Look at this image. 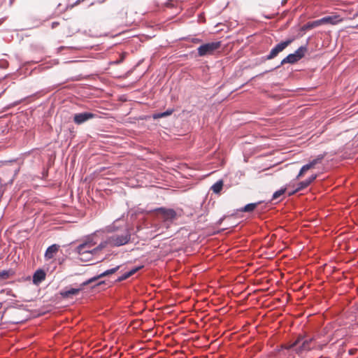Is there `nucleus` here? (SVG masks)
<instances>
[{
  "instance_id": "1",
  "label": "nucleus",
  "mask_w": 358,
  "mask_h": 358,
  "mask_svg": "<svg viewBox=\"0 0 358 358\" xmlns=\"http://www.w3.org/2000/svg\"><path fill=\"white\" fill-rule=\"evenodd\" d=\"M106 231L113 234L101 241V247H103V249L108 246H122L127 244L131 240V231L127 227L119 229L113 224L108 227Z\"/></svg>"
},
{
  "instance_id": "2",
  "label": "nucleus",
  "mask_w": 358,
  "mask_h": 358,
  "mask_svg": "<svg viewBox=\"0 0 358 358\" xmlns=\"http://www.w3.org/2000/svg\"><path fill=\"white\" fill-rule=\"evenodd\" d=\"M313 338H305L303 336H299L292 345L285 347V349L291 350L294 348L296 352L300 354L313 348Z\"/></svg>"
},
{
  "instance_id": "3",
  "label": "nucleus",
  "mask_w": 358,
  "mask_h": 358,
  "mask_svg": "<svg viewBox=\"0 0 358 358\" xmlns=\"http://www.w3.org/2000/svg\"><path fill=\"white\" fill-rule=\"evenodd\" d=\"M83 245H78L75 249L76 252L78 255V258L82 262L90 261L93 257L96 256L99 252L103 249L101 247V243L98 244L95 249H88Z\"/></svg>"
},
{
  "instance_id": "4",
  "label": "nucleus",
  "mask_w": 358,
  "mask_h": 358,
  "mask_svg": "<svg viewBox=\"0 0 358 358\" xmlns=\"http://www.w3.org/2000/svg\"><path fill=\"white\" fill-rule=\"evenodd\" d=\"M307 51L306 46H301L299 47L294 53L288 55L286 57H285L280 62V64L278 65L276 68L280 67L281 65L285 64H294L299 61L301 58H303L305 55V53Z\"/></svg>"
},
{
  "instance_id": "5",
  "label": "nucleus",
  "mask_w": 358,
  "mask_h": 358,
  "mask_svg": "<svg viewBox=\"0 0 358 358\" xmlns=\"http://www.w3.org/2000/svg\"><path fill=\"white\" fill-rule=\"evenodd\" d=\"M220 41H215L203 44L197 48L198 55L199 57H203L206 55H213L215 50L220 48Z\"/></svg>"
},
{
  "instance_id": "6",
  "label": "nucleus",
  "mask_w": 358,
  "mask_h": 358,
  "mask_svg": "<svg viewBox=\"0 0 358 358\" xmlns=\"http://www.w3.org/2000/svg\"><path fill=\"white\" fill-rule=\"evenodd\" d=\"M294 40V38H290L277 44L271 50L270 52L265 57V59L266 60L274 59L280 52H282L289 45H290Z\"/></svg>"
},
{
  "instance_id": "7",
  "label": "nucleus",
  "mask_w": 358,
  "mask_h": 358,
  "mask_svg": "<svg viewBox=\"0 0 358 358\" xmlns=\"http://www.w3.org/2000/svg\"><path fill=\"white\" fill-rule=\"evenodd\" d=\"M104 234L103 230H99L95 231L93 234L88 236L87 239L83 243L80 244V245L85 246L88 249H95L96 245L98 243V238L99 237H102Z\"/></svg>"
},
{
  "instance_id": "8",
  "label": "nucleus",
  "mask_w": 358,
  "mask_h": 358,
  "mask_svg": "<svg viewBox=\"0 0 358 358\" xmlns=\"http://www.w3.org/2000/svg\"><path fill=\"white\" fill-rule=\"evenodd\" d=\"M161 215L164 222H171L176 218V212L173 209L159 208L157 210Z\"/></svg>"
},
{
  "instance_id": "9",
  "label": "nucleus",
  "mask_w": 358,
  "mask_h": 358,
  "mask_svg": "<svg viewBox=\"0 0 358 358\" xmlns=\"http://www.w3.org/2000/svg\"><path fill=\"white\" fill-rule=\"evenodd\" d=\"M96 114L90 112H84L80 113H76L73 116V122L76 124H81L88 121L90 119L94 118Z\"/></svg>"
},
{
  "instance_id": "10",
  "label": "nucleus",
  "mask_w": 358,
  "mask_h": 358,
  "mask_svg": "<svg viewBox=\"0 0 358 358\" xmlns=\"http://www.w3.org/2000/svg\"><path fill=\"white\" fill-rule=\"evenodd\" d=\"M324 155H320L315 159H313L309 163L303 165L301 167V169L298 176H296V178H300L301 176H303V174L305 172H306L307 171H308L310 169L313 168L316 164L320 163L322 162V160L324 159Z\"/></svg>"
},
{
  "instance_id": "11",
  "label": "nucleus",
  "mask_w": 358,
  "mask_h": 358,
  "mask_svg": "<svg viewBox=\"0 0 358 358\" xmlns=\"http://www.w3.org/2000/svg\"><path fill=\"white\" fill-rule=\"evenodd\" d=\"M120 266H117L116 267H114L113 268H110V269H108L106 271H105L104 272L100 273L99 275H98L97 276H94L93 278H90L89 280H85L83 282V285H88L95 281H96L98 279L102 278V277H104V276H106V275H109L110 274H113L114 273H115L118 269H119Z\"/></svg>"
},
{
  "instance_id": "12",
  "label": "nucleus",
  "mask_w": 358,
  "mask_h": 358,
  "mask_svg": "<svg viewBox=\"0 0 358 358\" xmlns=\"http://www.w3.org/2000/svg\"><path fill=\"white\" fill-rule=\"evenodd\" d=\"M86 285L83 282L80 285L78 288H70L61 291L60 294L63 298H70L73 295L78 294Z\"/></svg>"
},
{
  "instance_id": "13",
  "label": "nucleus",
  "mask_w": 358,
  "mask_h": 358,
  "mask_svg": "<svg viewBox=\"0 0 358 358\" xmlns=\"http://www.w3.org/2000/svg\"><path fill=\"white\" fill-rule=\"evenodd\" d=\"M342 19L340 18L339 15H329V16H325L321 19H320V22L321 25L324 24H337L338 22H341Z\"/></svg>"
},
{
  "instance_id": "14",
  "label": "nucleus",
  "mask_w": 358,
  "mask_h": 358,
  "mask_svg": "<svg viewBox=\"0 0 358 358\" xmlns=\"http://www.w3.org/2000/svg\"><path fill=\"white\" fill-rule=\"evenodd\" d=\"M316 178H317V175L314 174V175H312L310 177H309L308 179L300 182L298 184V186L296 188V189L294 191H293L292 192H290L289 194L292 195L296 192H299L300 190H302V189L306 188L313 180H315L316 179Z\"/></svg>"
},
{
  "instance_id": "15",
  "label": "nucleus",
  "mask_w": 358,
  "mask_h": 358,
  "mask_svg": "<svg viewBox=\"0 0 358 358\" xmlns=\"http://www.w3.org/2000/svg\"><path fill=\"white\" fill-rule=\"evenodd\" d=\"M59 250V245L56 244H53L50 246H49L45 253V258L46 259H50L53 258L54 255L56 254V252Z\"/></svg>"
},
{
  "instance_id": "16",
  "label": "nucleus",
  "mask_w": 358,
  "mask_h": 358,
  "mask_svg": "<svg viewBox=\"0 0 358 358\" xmlns=\"http://www.w3.org/2000/svg\"><path fill=\"white\" fill-rule=\"evenodd\" d=\"M45 278V273L43 270H37L33 276V282L35 284L41 282Z\"/></svg>"
},
{
  "instance_id": "17",
  "label": "nucleus",
  "mask_w": 358,
  "mask_h": 358,
  "mask_svg": "<svg viewBox=\"0 0 358 358\" xmlns=\"http://www.w3.org/2000/svg\"><path fill=\"white\" fill-rule=\"evenodd\" d=\"M320 25L321 24L320 22V19L315 21L308 22V23L301 27V31H305L313 29L315 27H319Z\"/></svg>"
},
{
  "instance_id": "18",
  "label": "nucleus",
  "mask_w": 358,
  "mask_h": 358,
  "mask_svg": "<svg viewBox=\"0 0 358 358\" xmlns=\"http://www.w3.org/2000/svg\"><path fill=\"white\" fill-rule=\"evenodd\" d=\"M222 187H223V181H222V180H219L218 181H217L215 184H213L212 185L211 189L215 194H219L222 191Z\"/></svg>"
},
{
  "instance_id": "19",
  "label": "nucleus",
  "mask_w": 358,
  "mask_h": 358,
  "mask_svg": "<svg viewBox=\"0 0 358 358\" xmlns=\"http://www.w3.org/2000/svg\"><path fill=\"white\" fill-rule=\"evenodd\" d=\"M257 203H251L245 205L243 208L241 209V211L242 212H252L253 211L255 208L257 207Z\"/></svg>"
},
{
  "instance_id": "20",
  "label": "nucleus",
  "mask_w": 358,
  "mask_h": 358,
  "mask_svg": "<svg viewBox=\"0 0 358 358\" xmlns=\"http://www.w3.org/2000/svg\"><path fill=\"white\" fill-rule=\"evenodd\" d=\"M285 192V189H280L276 192H275L272 196V200H275L279 198L281 195H282Z\"/></svg>"
},
{
  "instance_id": "21",
  "label": "nucleus",
  "mask_w": 358,
  "mask_h": 358,
  "mask_svg": "<svg viewBox=\"0 0 358 358\" xmlns=\"http://www.w3.org/2000/svg\"><path fill=\"white\" fill-rule=\"evenodd\" d=\"M165 114L164 113H154L152 115V118L155 119V120H157V119H159V118H162V117H165Z\"/></svg>"
},
{
  "instance_id": "22",
  "label": "nucleus",
  "mask_w": 358,
  "mask_h": 358,
  "mask_svg": "<svg viewBox=\"0 0 358 358\" xmlns=\"http://www.w3.org/2000/svg\"><path fill=\"white\" fill-rule=\"evenodd\" d=\"M8 66V62L6 59H0V68L6 69Z\"/></svg>"
},
{
  "instance_id": "23",
  "label": "nucleus",
  "mask_w": 358,
  "mask_h": 358,
  "mask_svg": "<svg viewBox=\"0 0 358 358\" xmlns=\"http://www.w3.org/2000/svg\"><path fill=\"white\" fill-rule=\"evenodd\" d=\"M129 276V273H128L127 272L124 273L122 276H120L119 278V280L121 281V280H126L127 278H128Z\"/></svg>"
},
{
  "instance_id": "24",
  "label": "nucleus",
  "mask_w": 358,
  "mask_h": 358,
  "mask_svg": "<svg viewBox=\"0 0 358 358\" xmlns=\"http://www.w3.org/2000/svg\"><path fill=\"white\" fill-rule=\"evenodd\" d=\"M8 276V271H3L0 273V277L1 278H6Z\"/></svg>"
},
{
  "instance_id": "25",
  "label": "nucleus",
  "mask_w": 358,
  "mask_h": 358,
  "mask_svg": "<svg viewBox=\"0 0 358 358\" xmlns=\"http://www.w3.org/2000/svg\"><path fill=\"white\" fill-rule=\"evenodd\" d=\"M174 110L172 109V108H169L168 110H166L164 113L165 114V116L167 117V116H169L171 115L173 113Z\"/></svg>"
},
{
  "instance_id": "26",
  "label": "nucleus",
  "mask_w": 358,
  "mask_h": 358,
  "mask_svg": "<svg viewBox=\"0 0 358 358\" xmlns=\"http://www.w3.org/2000/svg\"><path fill=\"white\" fill-rule=\"evenodd\" d=\"M141 267H138V268H133L131 270H130L129 271H128L127 273H129V276H131L133 274H134Z\"/></svg>"
},
{
  "instance_id": "27",
  "label": "nucleus",
  "mask_w": 358,
  "mask_h": 358,
  "mask_svg": "<svg viewBox=\"0 0 358 358\" xmlns=\"http://www.w3.org/2000/svg\"><path fill=\"white\" fill-rule=\"evenodd\" d=\"M193 43H199L201 42V40L199 39V38H193L192 41Z\"/></svg>"
},
{
  "instance_id": "28",
  "label": "nucleus",
  "mask_w": 358,
  "mask_h": 358,
  "mask_svg": "<svg viewBox=\"0 0 358 358\" xmlns=\"http://www.w3.org/2000/svg\"><path fill=\"white\" fill-rule=\"evenodd\" d=\"M352 28L358 29V24H356L355 26H352Z\"/></svg>"
},
{
  "instance_id": "29",
  "label": "nucleus",
  "mask_w": 358,
  "mask_h": 358,
  "mask_svg": "<svg viewBox=\"0 0 358 358\" xmlns=\"http://www.w3.org/2000/svg\"><path fill=\"white\" fill-rule=\"evenodd\" d=\"M358 16V11L354 15V17Z\"/></svg>"
},
{
  "instance_id": "30",
  "label": "nucleus",
  "mask_w": 358,
  "mask_h": 358,
  "mask_svg": "<svg viewBox=\"0 0 358 358\" xmlns=\"http://www.w3.org/2000/svg\"><path fill=\"white\" fill-rule=\"evenodd\" d=\"M80 2V0H78V1L76 2V4H78Z\"/></svg>"
},
{
  "instance_id": "31",
  "label": "nucleus",
  "mask_w": 358,
  "mask_h": 358,
  "mask_svg": "<svg viewBox=\"0 0 358 358\" xmlns=\"http://www.w3.org/2000/svg\"><path fill=\"white\" fill-rule=\"evenodd\" d=\"M2 307V303H0V309Z\"/></svg>"
},
{
  "instance_id": "32",
  "label": "nucleus",
  "mask_w": 358,
  "mask_h": 358,
  "mask_svg": "<svg viewBox=\"0 0 358 358\" xmlns=\"http://www.w3.org/2000/svg\"><path fill=\"white\" fill-rule=\"evenodd\" d=\"M287 0H283L282 3H284L285 2H286Z\"/></svg>"
}]
</instances>
